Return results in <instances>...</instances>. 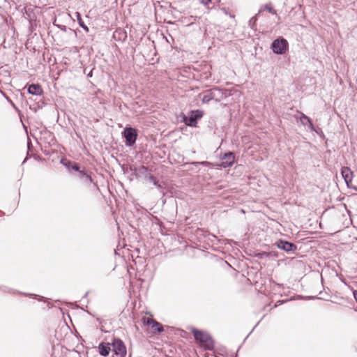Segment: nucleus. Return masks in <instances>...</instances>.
<instances>
[{
  "mask_svg": "<svg viewBox=\"0 0 357 357\" xmlns=\"http://www.w3.org/2000/svg\"><path fill=\"white\" fill-rule=\"evenodd\" d=\"M192 333L197 344L206 350H212L214 347L213 341L210 335L195 328L192 329Z\"/></svg>",
  "mask_w": 357,
  "mask_h": 357,
  "instance_id": "f257e3e1",
  "label": "nucleus"
},
{
  "mask_svg": "<svg viewBox=\"0 0 357 357\" xmlns=\"http://www.w3.org/2000/svg\"><path fill=\"white\" fill-rule=\"evenodd\" d=\"M289 44L283 38H277L272 43L271 49L276 54H283L288 50Z\"/></svg>",
  "mask_w": 357,
  "mask_h": 357,
  "instance_id": "f03ea898",
  "label": "nucleus"
},
{
  "mask_svg": "<svg viewBox=\"0 0 357 357\" xmlns=\"http://www.w3.org/2000/svg\"><path fill=\"white\" fill-rule=\"evenodd\" d=\"M123 135L126 140V144L132 146L134 144L137 139V131L132 128H126L123 131Z\"/></svg>",
  "mask_w": 357,
  "mask_h": 357,
  "instance_id": "7ed1b4c3",
  "label": "nucleus"
},
{
  "mask_svg": "<svg viewBox=\"0 0 357 357\" xmlns=\"http://www.w3.org/2000/svg\"><path fill=\"white\" fill-rule=\"evenodd\" d=\"M113 351L117 356L124 357L126 355V349L123 342L119 339H115L112 342Z\"/></svg>",
  "mask_w": 357,
  "mask_h": 357,
  "instance_id": "20e7f679",
  "label": "nucleus"
},
{
  "mask_svg": "<svg viewBox=\"0 0 357 357\" xmlns=\"http://www.w3.org/2000/svg\"><path fill=\"white\" fill-rule=\"evenodd\" d=\"M222 160L220 166L227 168L232 166L235 161V155L233 152H228L220 156Z\"/></svg>",
  "mask_w": 357,
  "mask_h": 357,
  "instance_id": "39448f33",
  "label": "nucleus"
},
{
  "mask_svg": "<svg viewBox=\"0 0 357 357\" xmlns=\"http://www.w3.org/2000/svg\"><path fill=\"white\" fill-rule=\"evenodd\" d=\"M142 321L144 325L150 326L155 332L161 333L163 331L162 325L153 319L143 317Z\"/></svg>",
  "mask_w": 357,
  "mask_h": 357,
  "instance_id": "423d86ee",
  "label": "nucleus"
},
{
  "mask_svg": "<svg viewBox=\"0 0 357 357\" xmlns=\"http://www.w3.org/2000/svg\"><path fill=\"white\" fill-rule=\"evenodd\" d=\"M202 116L203 112L201 110L192 111L189 117L185 120V123L189 126H195L197 120L201 119Z\"/></svg>",
  "mask_w": 357,
  "mask_h": 357,
  "instance_id": "0eeeda50",
  "label": "nucleus"
},
{
  "mask_svg": "<svg viewBox=\"0 0 357 357\" xmlns=\"http://www.w3.org/2000/svg\"><path fill=\"white\" fill-rule=\"evenodd\" d=\"M299 120L302 125L307 126L312 131L318 132L314 126H313L311 119L302 112H299Z\"/></svg>",
  "mask_w": 357,
  "mask_h": 357,
  "instance_id": "6e6552de",
  "label": "nucleus"
},
{
  "mask_svg": "<svg viewBox=\"0 0 357 357\" xmlns=\"http://www.w3.org/2000/svg\"><path fill=\"white\" fill-rule=\"evenodd\" d=\"M218 91L217 89H213L211 90H208L204 91L202 94H199V96H202V101L203 103H208L209 101L213 100L215 97V91Z\"/></svg>",
  "mask_w": 357,
  "mask_h": 357,
  "instance_id": "1a4fd4ad",
  "label": "nucleus"
},
{
  "mask_svg": "<svg viewBox=\"0 0 357 357\" xmlns=\"http://www.w3.org/2000/svg\"><path fill=\"white\" fill-rule=\"evenodd\" d=\"M278 247L286 252H291L296 250V245L295 244L285 241H280L278 244Z\"/></svg>",
  "mask_w": 357,
  "mask_h": 357,
  "instance_id": "9d476101",
  "label": "nucleus"
},
{
  "mask_svg": "<svg viewBox=\"0 0 357 357\" xmlns=\"http://www.w3.org/2000/svg\"><path fill=\"white\" fill-rule=\"evenodd\" d=\"M341 174L346 183L349 185V183L352 181L353 172L349 167H343L341 169Z\"/></svg>",
  "mask_w": 357,
  "mask_h": 357,
  "instance_id": "9b49d317",
  "label": "nucleus"
},
{
  "mask_svg": "<svg viewBox=\"0 0 357 357\" xmlns=\"http://www.w3.org/2000/svg\"><path fill=\"white\" fill-rule=\"evenodd\" d=\"M28 92L31 95L40 96L43 93V89L40 84H32L29 86Z\"/></svg>",
  "mask_w": 357,
  "mask_h": 357,
  "instance_id": "f8f14e48",
  "label": "nucleus"
},
{
  "mask_svg": "<svg viewBox=\"0 0 357 357\" xmlns=\"http://www.w3.org/2000/svg\"><path fill=\"white\" fill-rule=\"evenodd\" d=\"M110 351V347L108 344H105L101 343L98 346V351L100 354L102 356H107L109 355Z\"/></svg>",
  "mask_w": 357,
  "mask_h": 357,
  "instance_id": "ddd939ff",
  "label": "nucleus"
},
{
  "mask_svg": "<svg viewBox=\"0 0 357 357\" xmlns=\"http://www.w3.org/2000/svg\"><path fill=\"white\" fill-rule=\"evenodd\" d=\"M80 178L83 179V181L86 183H91L93 182V180L90 175H89L84 171H79Z\"/></svg>",
  "mask_w": 357,
  "mask_h": 357,
  "instance_id": "4468645a",
  "label": "nucleus"
},
{
  "mask_svg": "<svg viewBox=\"0 0 357 357\" xmlns=\"http://www.w3.org/2000/svg\"><path fill=\"white\" fill-rule=\"evenodd\" d=\"M77 15V18H78V22H79V26L83 28L84 30H86V31H89V28L87 27V26H86L83 21L82 20L81 17H80V15H79V13H76Z\"/></svg>",
  "mask_w": 357,
  "mask_h": 357,
  "instance_id": "2eb2a0df",
  "label": "nucleus"
},
{
  "mask_svg": "<svg viewBox=\"0 0 357 357\" xmlns=\"http://www.w3.org/2000/svg\"><path fill=\"white\" fill-rule=\"evenodd\" d=\"M149 179L153 182V183L156 185L158 188H161V185L158 183V181L155 178L154 176H151Z\"/></svg>",
  "mask_w": 357,
  "mask_h": 357,
  "instance_id": "dca6fc26",
  "label": "nucleus"
},
{
  "mask_svg": "<svg viewBox=\"0 0 357 357\" xmlns=\"http://www.w3.org/2000/svg\"><path fill=\"white\" fill-rule=\"evenodd\" d=\"M265 9L271 13H273V14L276 13L275 11L274 10V9L273 8V7L270 4H266L265 6Z\"/></svg>",
  "mask_w": 357,
  "mask_h": 357,
  "instance_id": "f3484780",
  "label": "nucleus"
},
{
  "mask_svg": "<svg viewBox=\"0 0 357 357\" xmlns=\"http://www.w3.org/2000/svg\"><path fill=\"white\" fill-rule=\"evenodd\" d=\"M72 169H73V170H75V171H77V172H79V171H80V170H79V167H78V165H76V164H74V165L72 166Z\"/></svg>",
  "mask_w": 357,
  "mask_h": 357,
  "instance_id": "a211bd4d",
  "label": "nucleus"
},
{
  "mask_svg": "<svg viewBox=\"0 0 357 357\" xmlns=\"http://www.w3.org/2000/svg\"><path fill=\"white\" fill-rule=\"evenodd\" d=\"M200 2L204 5H207L211 2V0H200Z\"/></svg>",
  "mask_w": 357,
  "mask_h": 357,
  "instance_id": "6ab92c4d",
  "label": "nucleus"
},
{
  "mask_svg": "<svg viewBox=\"0 0 357 357\" xmlns=\"http://www.w3.org/2000/svg\"><path fill=\"white\" fill-rule=\"evenodd\" d=\"M353 294H354V297L355 300L357 302V290L354 291Z\"/></svg>",
  "mask_w": 357,
  "mask_h": 357,
  "instance_id": "aec40b11",
  "label": "nucleus"
},
{
  "mask_svg": "<svg viewBox=\"0 0 357 357\" xmlns=\"http://www.w3.org/2000/svg\"><path fill=\"white\" fill-rule=\"evenodd\" d=\"M207 163H208L207 162H199V164L204 165H206Z\"/></svg>",
  "mask_w": 357,
  "mask_h": 357,
  "instance_id": "412c9836",
  "label": "nucleus"
},
{
  "mask_svg": "<svg viewBox=\"0 0 357 357\" xmlns=\"http://www.w3.org/2000/svg\"><path fill=\"white\" fill-rule=\"evenodd\" d=\"M70 162H68V163H63V165H65V166H66V167H68V165H70Z\"/></svg>",
  "mask_w": 357,
  "mask_h": 357,
  "instance_id": "4be33fe9",
  "label": "nucleus"
},
{
  "mask_svg": "<svg viewBox=\"0 0 357 357\" xmlns=\"http://www.w3.org/2000/svg\"><path fill=\"white\" fill-rule=\"evenodd\" d=\"M6 99H7L8 100H9V101L13 104V102H12V101L8 98V97H6Z\"/></svg>",
  "mask_w": 357,
  "mask_h": 357,
  "instance_id": "5701e85b",
  "label": "nucleus"
},
{
  "mask_svg": "<svg viewBox=\"0 0 357 357\" xmlns=\"http://www.w3.org/2000/svg\"><path fill=\"white\" fill-rule=\"evenodd\" d=\"M27 18H29V20H32V18H31L29 15L28 16V17H27Z\"/></svg>",
  "mask_w": 357,
  "mask_h": 357,
  "instance_id": "b1692460",
  "label": "nucleus"
},
{
  "mask_svg": "<svg viewBox=\"0 0 357 357\" xmlns=\"http://www.w3.org/2000/svg\"><path fill=\"white\" fill-rule=\"evenodd\" d=\"M191 18H193V19L196 20V18H197V17H196L191 16Z\"/></svg>",
  "mask_w": 357,
  "mask_h": 357,
  "instance_id": "393cba45",
  "label": "nucleus"
}]
</instances>
